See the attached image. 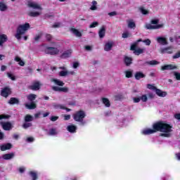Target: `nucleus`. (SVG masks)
<instances>
[{"mask_svg":"<svg viewBox=\"0 0 180 180\" xmlns=\"http://www.w3.org/2000/svg\"><path fill=\"white\" fill-rule=\"evenodd\" d=\"M30 175H31L32 180L37 179V173H36L34 172H30Z\"/></svg>","mask_w":180,"mask_h":180,"instance_id":"obj_35","label":"nucleus"},{"mask_svg":"<svg viewBox=\"0 0 180 180\" xmlns=\"http://www.w3.org/2000/svg\"><path fill=\"white\" fill-rule=\"evenodd\" d=\"M132 60H133L131 59V58H129V57L124 58V63H125L126 65H130V64H131Z\"/></svg>","mask_w":180,"mask_h":180,"instance_id":"obj_30","label":"nucleus"},{"mask_svg":"<svg viewBox=\"0 0 180 180\" xmlns=\"http://www.w3.org/2000/svg\"><path fill=\"white\" fill-rule=\"evenodd\" d=\"M29 27H30V25H29V23H25V25H20L17 30V33L15 34L16 39H18V40H20V36H22V34H25Z\"/></svg>","mask_w":180,"mask_h":180,"instance_id":"obj_2","label":"nucleus"},{"mask_svg":"<svg viewBox=\"0 0 180 180\" xmlns=\"http://www.w3.org/2000/svg\"><path fill=\"white\" fill-rule=\"evenodd\" d=\"M129 36H130V33H129L128 32H124L122 34L123 39H127V37H129Z\"/></svg>","mask_w":180,"mask_h":180,"instance_id":"obj_47","label":"nucleus"},{"mask_svg":"<svg viewBox=\"0 0 180 180\" xmlns=\"http://www.w3.org/2000/svg\"><path fill=\"white\" fill-rule=\"evenodd\" d=\"M15 61H16L17 63H18V64L21 66V67H24L25 66V62L22 60V58H20V57L19 56H15Z\"/></svg>","mask_w":180,"mask_h":180,"instance_id":"obj_23","label":"nucleus"},{"mask_svg":"<svg viewBox=\"0 0 180 180\" xmlns=\"http://www.w3.org/2000/svg\"><path fill=\"white\" fill-rule=\"evenodd\" d=\"M7 75H8V78H10V79H12V81H15V75H13V74H12L11 72H8Z\"/></svg>","mask_w":180,"mask_h":180,"instance_id":"obj_43","label":"nucleus"},{"mask_svg":"<svg viewBox=\"0 0 180 180\" xmlns=\"http://www.w3.org/2000/svg\"><path fill=\"white\" fill-rule=\"evenodd\" d=\"M27 109H36V103H31L30 104H25Z\"/></svg>","mask_w":180,"mask_h":180,"instance_id":"obj_29","label":"nucleus"},{"mask_svg":"<svg viewBox=\"0 0 180 180\" xmlns=\"http://www.w3.org/2000/svg\"><path fill=\"white\" fill-rule=\"evenodd\" d=\"M180 57V51L177 52L174 56H173V58H179Z\"/></svg>","mask_w":180,"mask_h":180,"instance_id":"obj_58","label":"nucleus"},{"mask_svg":"<svg viewBox=\"0 0 180 180\" xmlns=\"http://www.w3.org/2000/svg\"><path fill=\"white\" fill-rule=\"evenodd\" d=\"M175 119H177V120H180V113H177L174 115Z\"/></svg>","mask_w":180,"mask_h":180,"instance_id":"obj_60","label":"nucleus"},{"mask_svg":"<svg viewBox=\"0 0 180 180\" xmlns=\"http://www.w3.org/2000/svg\"><path fill=\"white\" fill-rule=\"evenodd\" d=\"M141 101H142V102H147L148 101L147 95L146 94L142 95L141 97Z\"/></svg>","mask_w":180,"mask_h":180,"instance_id":"obj_45","label":"nucleus"},{"mask_svg":"<svg viewBox=\"0 0 180 180\" xmlns=\"http://www.w3.org/2000/svg\"><path fill=\"white\" fill-rule=\"evenodd\" d=\"M109 16H116V12L112 11L108 13Z\"/></svg>","mask_w":180,"mask_h":180,"instance_id":"obj_63","label":"nucleus"},{"mask_svg":"<svg viewBox=\"0 0 180 180\" xmlns=\"http://www.w3.org/2000/svg\"><path fill=\"white\" fill-rule=\"evenodd\" d=\"M103 103L107 107L109 108L110 106V102L108 98H103Z\"/></svg>","mask_w":180,"mask_h":180,"instance_id":"obj_32","label":"nucleus"},{"mask_svg":"<svg viewBox=\"0 0 180 180\" xmlns=\"http://www.w3.org/2000/svg\"><path fill=\"white\" fill-rule=\"evenodd\" d=\"M2 119H9V115H0V120Z\"/></svg>","mask_w":180,"mask_h":180,"instance_id":"obj_49","label":"nucleus"},{"mask_svg":"<svg viewBox=\"0 0 180 180\" xmlns=\"http://www.w3.org/2000/svg\"><path fill=\"white\" fill-rule=\"evenodd\" d=\"M78 65H79V63H78V62H75L73 63V68H77Z\"/></svg>","mask_w":180,"mask_h":180,"instance_id":"obj_61","label":"nucleus"},{"mask_svg":"<svg viewBox=\"0 0 180 180\" xmlns=\"http://www.w3.org/2000/svg\"><path fill=\"white\" fill-rule=\"evenodd\" d=\"M49 136H57L58 134V130L56 128H52L49 129Z\"/></svg>","mask_w":180,"mask_h":180,"instance_id":"obj_24","label":"nucleus"},{"mask_svg":"<svg viewBox=\"0 0 180 180\" xmlns=\"http://www.w3.org/2000/svg\"><path fill=\"white\" fill-rule=\"evenodd\" d=\"M147 88L148 89H152L153 91H157V88L153 84H148Z\"/></svg>","mask_w":180,"mask_h":180,"instance_id":"obj_44","label":"nucleus"},{"mask_svg":"<svg viewBox=\"0 0 180 180\" xmlns=\"http://www.w3.org/2000/svg\"><path fill=\"white\" fill-rule=\"evenodd\" d=\"M96 5H98V2H96V1H93L92 6H91L90 9L91 11H96L97 9Z\"/></svg>","mask_w":180,"mask_h":180,"instance_id":"obj_31","label":"nucleus"},{"mask_svg":"<svg viewBox=\"0 0 180 180\" xmlns=\"http://www.w3.org/2000/svg\"><path fill=\"white\" fill-rule=\"evenodd\" d=\"M85 116V112L83 110H79L73 114V119L75 120V122H79L80 123H82Z\"/></svg>","mask_w":180,"mask_h":180,"instance_id":"obj_3","label":"nucleus"},{"mask_svg":"<svg viewBox=\"0 0 180 180\" xmlns=\"http://www.w3.org/2000/svg\"><path fill=\"white\" fill-rule=\"evenodd\" d=\"M58 117H57V116L51 117V122H56V120H58Z\"/></svg>","mask_w":180,"mask_h":180,"instance_id":"obj_56","label":"nucleus"},{"mask_svg":"<svg viewBox=\"0 0 180 180\" xmlns=\"http://www.w3.org/2000/svg\"><path fill=\"white\" fill-rule=\"evenodd\" d=\"M65 120H70L71 119V115H68L64 116Z\"/></svg>","mask_w":180,"mask_h":180,"instance_id":"obj_59","label":"nucleus"},{"mask_svg":"<svg viewBox=\"0 0 180 180\" xmlns=\"http://www.w3.org/2000/svg\"><path fill=\"white\" fill-rule=\"evenodd\" d=\"M27 141L28 143H32V141H34V139L33 137H29L27 139Z\"/></svg>","mask_w":180,"mask_h":180,"instance_id":"obj_57","label":"nucleus"},{"mask_svg":"<svg viewBox=\"0 0 180 180\" xmlns=\"http://www.w3.org/2000/svg\"><path fill=\"white\" fill-rule=\"evenodd\" d=\"M60 88H61V87H58V86H53V87H52V89H53V91H57V92H60Z\"/></svg>","mask_w":180,"mask_h":180,"instance_id":"obj_54","label":"nucleus"},{"mask_svg":"<svg viewBox=\"0 0 180 180\" xmlns=\"http://www.w3.org/2000/svg\"><path fill=\"white\" fill-rule=\"evenodd\" d=\"M155 92L158 96H160L162 98L167 96V92L162 91L160 89H156Z\"/></svg>","mask_w":180,"mask_h":180,"instance_id":"obj_21","label":"nucleus"},{"mask_svg":"<svg viewBox=\"0 0 180 180\" xmlns=\"http://www.w3.org/2000/svg\"><path fill=\"white\" fill-rule=\"evenodd\" d=\"M27 99H28V101H34V99H36V95H34V94H30L27 96Z\"/></svg>","mask_w":180,"mask_h":180,"instance_id":"obj_39","label":"nucleus"},{"mask_svg":"<svg viewBox=\"0 0 180 180\" xmlns=\"http://www.w3.org/2000/svg\"><path fill=\"white\" fill-rule=\"evenodd\" d=\"M157 41L159 43V44H161L162 46H167L168 44V41H167V38L162 37H158L157 38Z\"/></svg>","mask_w":180,"mask_h":180,"instance_id":"obj_9","label":"nucleus"},{"mask_svg":"<svg viewBox=\"0 0 180 180\" xmlns=\"http://www.w3.org/2000/svg\"><path fill=\"white\" fill-rule=\"evenodd\" d=\"M70 32H72L76 37H82V33L75 28H71Z\"/></svg>","mask_w":180,"mask_h":180,"instance_id":"obj_15","label":"nucleus"},{"mask_svg":"<svg viewBox=\"0 0 180 180\" xmlns=\"http://www.w3.org/2000/svg\"><path fill=\"white\" fill-rule=\"evenodd\" d=\"M128 27H130V29H133V27H136V23H134L131 20H129Z\"/></svg>","mask_w":180,"mask_h":180,"instance_id":"obj_33","label":"nucleus"},{"mask_svg":"<svg viewBox=\"0 0 180 180\" xmlns=\"http://www.w3.org/2000/svg\"><path fill=\"white\" fill-rule=\"evenodd\" d=\"M174 76L176 77V79L177 81H180V73L174 72Z\"/></svg>","mask_w":180,"mask_h":180,"instance_id":"obj_51","label":"nucleus"},{"mask_svg":"<svg viewBox=\"0 0 180 180\" xmlns=\"http://www.w3.org/2000/svg\"><path fill=\"white\" fill-rule=\"evenodd\" d=\"M160 53L162 54H172V47H167L165 49H160Z\"/></svg>","mask_w":180,"mask_h":180,"instance_id":"obj_14","label":"nucleus"},{"mask_svg":"<svg viewBox=\"0 0 180 180\" xmlns=\"http://www.w3.org/2000/svg\"><path fill=\"white\" fill-rule=\"evenodd\" d=\"M25 122H32L33 121V117L32 115H26L25 117Z\"/></svg>","mask_w":180,"mask_h":180,"instance_id":"obj_36","label":"nucleus"},{"mask_svg":"<svg viewBox=\"0 0 180 180\" xmlns=\"http://www.w3.org/2000/svg\"><path fill=\"white\" fill-rule=\"evenodd\" d=\"M67 129L70 131V133H75V130H77V127L75 125H69Z\"/></svg>","mask_w":180,"mask_h":180,"instance_id":"obj_26","label":"nucleus"},{"mask_svg":"<svg viewBox=\"0 0 180 180\" xmlns=\"http://www.w3.org/2000/svg\"><path fill=\"white\" fill-rule=\"evenodd\" d=\"M113 47V41L107 42L105 45L104 50L105 51H110Z\"/></svg>","mask_w":180,"mask_h":180,"instance_id":"obj_17","label":"nucleus"},{"mask_svg":"<svg viewBox=\"0 0 180 180\" xmlns=\"http://www.w3.org/2000/svg\"><path fill=\"white\" fill-rule=\"evenodd\" d=\"M147 64H149L150 65H158V64H160V62L157 60H151V61L147 62Z\"/></svg>","mask_w":180,"mask_h":180,"instance_id":"obj_38","label":"nucleus"},{"mask_svg":"<svg viewBox=\"0 0 180 180\" xmlns=\"http://www.w3.org/2000/svg\"><path fill=\"white\" fill-rule=\"evenodd\" d=\"M11 147H12V145H11V143H7L4 145H1L0 146V150L1 151H6V150H11Z\"/></svg>","mask_w":180,"mask_h":180,"instance_id":"obj_19","label":"nucleus"},{"mask_svg":"<svg viewBox=\"0 0 180 180\" xmlns=\"http://www.w3.org/2000/svg\"><path fill=\"white\" fill-rule=\"evenodd\" d=\"M13 157H15V153H13L4 154L1 156L3 160H12Z\"/></svg>","mask_w":180,"mask_h":180,"instance_id":"obj_16","label":"nucleus"},{"mask_svg":"<svg viewBox=\"0 0 180 180\" xmlns=\"http://www.w3.org/2000/svg\"><path fill=\"white\" fill-rule=\"evenodd\" d=\"M140 11L141 13H143V15H148V11H147V9L144 8L143 7H141Z\"/></svg>","mask_w":180,"mask_h":180,"instance_id":"obj_41","label":"nucleus"},{"mask_svg":"<svg viewBox=\"0 0 180 180\" xmlns=\"http://www.w3.org/2000/svg\"><path fill=\"white\" fill-rule=\"evenodd\" d=\"M8 40V37L6 34H0V46H4V43H5Z\"/></svg>","mask_w":180,"mask_h":180,"instance_id":"obj_18","label":"nucleus"},{"mask_svg":"<svg viewBox=\"0 0 180 180\" xmlns=\"http://www.w3.org/2000/svg\"><path fill=\"white\" fill-rule=\"evenodd\" d=\"M6 9H8V7L6 6V5H5V4L4 3H0V11L4 12L6 11Z\"/></svg>","mask_w":180,"mask_h":180,"instance_id":"obj_34","label":"nucleus"},{"mask_svg":"<svg viewBox=\"0 0 180 180\" xmlns=\"http://www.w3.org/2000/svg\"><path fill=\"white\" fill-rule=\"evenodd\" d=\"M41 13V11H31L28 13L29 16H32V18H37V16H40Z\"/></svg>","mask_w":180,"mask_h":180,"instance_id":"obj_20","label":"nucleus"},{"mask_svg":"<svg viewBox=\"0 0 180 180\" xmlns=\"http://www.w3.org/2000/svg\"><path fill=\"white\" fill-rule=\"evenodd\" d=\"M10 105H15V103H19V100L16 98H11L8 101Z\"/></svg>","mask_w":180,"mask_h":180,"instance_id":"obj_28","label":"nucleus"},{"mask_svg":"<svg viewBox=\"0 0 180 180\" xmlns=\"http://www.w3.org/2000/svg\"><path fill=\"white\" fill-rule=\"evenodd\" d=\"M11 92L12 91H11V89H9V87H5L4 89H3L1 90V96H4V98H8V96H9V95H11Z\"/></svg>","mask_w":180,"mask_h":180,"instance_id":"obj_8","label":"nucleus"},{"mask_svg":"<svg viewBox=\"0 0 180 180\" xmlns=\"http://www.w3.org/2000/svg\"><path fill=\"white\" fill-rule=\"evenodd\" d=\"M144 77H146V75L141 72H138L135 74L136 79H141V78H144Z\"/></svg>","mask_w":180,"mask_h":180,"instance_id":"obj_27","label":"nucleus"},{"mask_svg":"<svg viewBox=\"0 0 180 180\" xmlns=\"http://www.w3.org/2000/svg\"><path fill=\"white\" fill-rule=\"evenodd\" d=\"M153 129H146L142 131V134L145 136L148 134H153V133H157V131H162L163 133L167 134H162V136L164 137H169L171 134V131H172V127L167 123H164L162 122H158L155 123L153 125Z\"/></svg>","mask_w":180,"mask_h":180,"instance_id":"obj_1","label":"nucleus"},{"mask_svg":"<svg viewBox=\"0 0 180 180\" xmlns=\"http://www.w3.org/2000/svg\"><path fill=\"white\" fill-rule=\"evenodd\" d=\"M52 82H54L55 85H58V86H64V82L57 79H52Z\"/></svg>","mask_w":180,"mask_h":180,"instance_id":"obj_22","label":"nucleus"},{"mask_svg":"<svg viewBox=\"0 0 180 180\" xmlns=\"http://www.w3.org/2000/svg\"><path fill=\"white\" fill-rule=\"evenodd\" d=\"M176 66L174 65H165L162 66V71H165V70H176Z\"/></svg>","mask_w":180,"mask_h":180,"instance_id":"obj_13","label":"nucleus"},{"mask_svg":"<svg viewBox=\"0 0 180 180\" xmlns=\"http://www.w3.org/2000/svg\"><path fill=\"white\" fill-rule=\"evenodd\" d=\"M133 101L134 102V103H139V102H140V101H141V98L139 97H134L133 98Z\"/></svg>","mask_w":180,"mask_h":180,"instance_id":"obj_50","label":"nucleus"},{"mask_svg":"<svg viewBox=\"0 0 180 180\" xmlns=\"http://www.w3.org/2000/svg\"><path fill=\"white\" fill-rule=\"evenodd\" d=\"M72 53V51L71 49L67 50L62 53V55L60 56V58H68V57L71 56Z\"/></svg>","mask_w":180,"mask_h":180,"instance_id":"obj_12","label":"nucleus"},{"mask_svg":"<svg viewBox=\"0 0 180 180\" xmlns=\"http://www.w3.org/2000/svg\"><path fill=\"white\" fill-rule=\"evenodd\" d=\"M98 22H94L93 23L91 24V25L89 26L90 28H92V27H96V26H98Z\"/></svg>","mask_w":180,"mask_h":180,"instance_id":"obj_53","label":"nucleus"},{"mask_svg":"<svg viewBox=\"0 0 180 180\" xmlns=\"http://www.w3.org/2000/svg\"><path fill=\"white\" fill-rule=\"evenodd\" d=\"M131 50H132V51H134V54H136V56H140V54H143V53H144V49H136V44H133L131 46Z\"/></svg>","mask_w":180,"mask_h":180,"instance_id":"obj_6","label":"nucleus"},{"mask_svg":"<svg viewBox=\"0 0 180 180\" xmlns=\"http://www.w3.org/2000/svg\"><path fill=\"white\" fill-rule=\"evenodd\" d=\"M41 84H40V83L39 82H35L33 83L32 85H31L30 86V89H32V91H39V89H40V86Z\"/></svg>","mask_w":180,"mask_h":180,"instance_id":"obj_11","label":"nucleus"},{"mask_svg":"<svg viewBox=\"0 0 180 180\" xmlns=\"http://www.w3.org/2000/svg\"><path fill=\"white\" fill-rule=\"evenodd\" d=\"M160 20L158 19L152 20L151 23L152 25H157Z\"/></svg>","mask_w":180,"mask_h":180,"instance_id":"obj_55","label":"nucleus"},{"mask_svg":"<svg viewBox=\"0 0 180 180\" xmlns=\"http://www.w3.org/2000/svg\"><path fill=\"white\" fill-rule=\"evenodd\" d=\"M60 92H68V87H60Z\"/></svg>","mask_w":180,"mask_h":180,"instance_id":"obj_52","label":"nucleus"},{"mask_svg":"<svg viewBox=\"0 0 180 180\" xmlns=\"http://www.w3.org/2000/svg\"><path fill=\"white\" fill-rule=\"evenodd\" d=\"M105 32H106V30H105V27H102L101 29L98 32V35L101 39H102V37H105Z\"/></svg>","mask_w":180,"mask_h":180,"instance_id":"obj_25","label":"nucleus"},{"mask_svg":"<svg viewBox=\"0 0 180 180\" xmlns=\"http://www.w3.org/2000/svg\"><path fill=\"white\" fill-rule=\"evenodd\" d=\"M132 75H133V73H131V71H127L126 72L127 78H131Z\"/></svg>","mask_w":180,"mask_h":180,"instance_id":"obj_48","label":"nucleus"},{"mask_svg":"<svg viewBox=\"0 0 180 180\" xmlns=\"http://www.w3.org/2000/svg\"><path fill=\"white\" fill-rule=\"evenodd\" d=\"M46 54H50L51 56H56L60 53V50L54 47H48L45 49Z\"/></svg>","mask_w":180,"mask_h":180,"instance_id":"obj_4","label":"nucleus"},{"mask_svg":"<svg viewBox=\"0 0 180 180\" xmlns=\"http://www.w3.org/2000/svg\"><path fill=\"white\" fill-rule=\"evenodd\" d=\"M59 75L60 77H65L67 75H68V71L67 70H62L59 72Z\"/></svg>","mask_w":180,"mask_h":180,"instance_id":"obj_37","label":"nucleus"},{"mask_svg":"<svg viewBox=\"0 0 180 180\" xmlns=\"http://www.w3.org/2000/svg\"><path fill=\"white\" fill-rule=\"evenodd\" d=\"M142 41L143 43H145L146 46H150L151 44V40H150L149 39H145Z\"/></svg>","mask_w":180,"mask_h":180,"instance_id":"obj_46","label":"nucleus"},{"mask_svg":"<svg viewBox=\"0 0 180 180\" xmlns=\"http://www.w3.org/2000/svg\"><path fill=\"white\" fill-rule=\"evenodd\" d=\"M56 108L57 109H66L67 112H70L71 111V109H69V108H65L64 106L61 105H58L56 106Z\"/></svg>","mask_w":180,"mask_h":180,"instance_id":"obj_42","label":"nucleus"},{"mask_svg":"<svg viewBox=\"0 0 180 180\" xmlns=\"http://www.w3.org/2000/svg\"><path fill=\"white\" fill-rule=\"evenodd\" d=\"M27 6H29V8H32V9H37V11H41L43 9L40 4L34 1H29L27 4Z\"/></svg>","mask_w":180,"mask_h":180,"instance_id":"obj_5","label":"nucleus"},{"mask_svg":"<svg viewBox=\"0 0 180 180\" xmlns=\"http://www.w3.org/2000/svg\"><path fill=\"white\" fill-rule=\"evenodd\" d=\"M51 39H53V37H51V35H50V34H47V35H46V40H48L49 41H50V40H51Z\"/></svg>","mask_w":180,"mask_h":180,"instance_id":"obj_62","label":"nucleus"},{"mask_svg":"<svg viewBox=\"0 0 180 180\" xmlns=\"http://www.w3.org/2000/svg\"><path fill=\"white\" fill-rule=\"evenodd\" d=\"M22 127L24 129H27L29 127H32V123H30V122H25V123L23 124Z\"/></svg>","mask_w":180,"mask_h":180,"instance_id":"obj_40","label":"nucleus"},{"mask_svg":"<svg viewBox=\"0 0 180 180\" xmlns=\"http://www.w3.org/2000/svg\"><path fill=\"white\" fill-rule=\"evenodd\" d=\"M0 124L1 125V127L4 129V130L9 131L11 130V129L13 127L12 126V124L11 122H0Z\"/></svg>","mask_w":180,"mask_h":180,"instance_id":"obj_7","label":"nucleus"},{"mask_svg":"<svg viewBox=\"0 0 180 180\" xmlns=\"http://www.w3.org/2000/svg\"><path fill=\"white\" fill-rule=\"evenodd\" d=\"M146 29H149V30L161 29V27H164V25L160 24V25H152L151 24H146Z\"/></svg>","mask_w":180,"mask_h":180,"instance_id":"obj_10","label":"nucleus"},{"mask_svg":"<svg viewBox=\"0 0 180 180\" xmlns=\"http://www.w3.org/2000/svg\"><path fill=\"white\" fill-rule=\"evenodd\" d=\"M6 70V65H1V71H5Z\"/></svg>","mask_w":180,"mask_h":180,"instance_id":"obj_64","label":"nucleus"}]
</instances>
